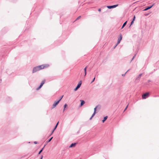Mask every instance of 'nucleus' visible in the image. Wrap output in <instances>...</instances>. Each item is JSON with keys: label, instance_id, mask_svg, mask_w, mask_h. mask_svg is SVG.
Segmentation results:
<instances>
[{"label": "nucleus", "instance_id": "1", "mask_svg": "<svg viewBox=\"0 0 159 159\" xmlns=\"http://www.w3.org/2000/svg\"><path fill=\"white\" fill-rule=\"evenodd\" d=\"M39 70L43 69L45 68H47L49 67V65L47 64L42 65L38 66Z\"/></svg>", "mask_w": 159, "mask_h": 159}, {"label": "nucleus", "instance_id": "2", "mask_svg": "<svg viewBox=\"0 0 159 159\" xmlns=\"http://www.w3.org/2000/svg\"><path fill=\"white\" fill-rule=\"evenodd\" d=\"M122 36L121 34H120L119 35V38L118 39L117 42L116 44V46H117L120 42V41L122 40Z\"/></svg>", "mask_w": 159, "mask_h": 159}, {"label": "nucleus", "instance_id": "3", "mask_svg": "<svg viewBox=\"0 0 159 159\" xmlns=\"http://www.w3.org/2000/svg\"><path fill=\"white\" fill-rule=\"evenodd\" d=\"M39 70L38 66H37L33 68V73H34L37 71Z\"/></svg>", "mask_w": 159, "mask_h": 159}, {"label": "nucleus", "instance_id": "4", "mask_svg": "<svg viewBox=\"0 0 159 159\" xmlns=\"http://www.w3.org/2000/svg\"><path fill=\"white\" fill-rule=\"evenodd\" d=\"M60 102V100H58L57 101H55L54 103L52 105V108H55L56 106Z\"/></svg>", "mask_w": 159, "mask_h": 159}, {"label": "nucleus", "instance_id": "5", "mask_svg": "<svg viewBox=\"0 0 159 159\" xmlns=\"http://www.w3.org/2000/svg\"><path fill=\"white\" fill-rule=\"evenodd\" d=\"M148 95L149 93H146L143 94L142 96L143 99H146L148 97Z\"/></svg>", "mask_w": 159, "mask_h": 159}, {"label": "nucleus", "instance_id": "6", "mask_svg": "<svg viewBox=\"0 0 159 159\" xmlns=\"http://www.w3.org/2000/svg\"><path fill=\"white\" fill-rule=\"evenodd\" d=\"M118 6V4L112 6H108L107 7L109 9H111L114 8Z\"/></svg>", "mask_w": 159, "mask_h": 159}, {"label": "nucleus", "instance_id": "7", "mask_svg": "<svg viewBox=\"0 0 159 159\" xmlns=\"http://www.w3.org/2000/svg\"><path fill=\"white\" fill-rule=\"evenodd\" d=\"M154 4H153L152 5L147 7H146V8L144 10V11H145L148 10L150 9L154 5Z\"/></svg>", "mask_w": 159, "mask_h": 159}, {"label": "nucleus", "instance_id": "8", "mask_svg": "<svg viewBox=\"0 0 159 159\" xmlns=\"http://www.w3.org/2000/svg\"><path fill=\"white\" fill-rule=\"evenodd\" d=\"M100 106L99 105H98L97 106L94 108V112H96V109L98 108V109L99 110L100 108Z\"/></svg>", "mask_w": 159, "mask_h": 159}, {"label": "nucleus", "instance_id": "9", "mask_svg": "<svg viewBox=\"0 0 159 159\" xmlns=\"http://www.w3.org/2000/svg\"><path fill=\"white\" fill-rule=\"evenodd\" d=\"M80 87V84H78L76 88L74 89V90L75 91H76Z\"/></svg>", "mask_w": 159, "mask_h": 159}, {"label": "nucleus", "instance_id": "10", "mask_svg": "<svg viewBox=\"0 0 159 159\" xmlns=\"http://www.w3.org/2000/svg\"><path fill=\"white\" fill-rule=\"evenodd\" d=\"M58 123H59V122H58L57 124H56V125L54 128V129H53V130L52 131V133H51V134H52L53 133V132L57 128V125H58Z\"/></svg>", "mask_w": 159, "mask_h": 159}, {"label": "nucleus", "instance_id": "11", "mask_svg": "<svg viewBox=\"0 0 159 159\" xmlns=\"http://www.w3.org/2000/svg\"><path fill=\"white\" fill-rule=\"evenodd\" d=\"M80 101L81 102L80 103V107L82 106L84 103H85V102L83 100H80Z\"/></svg>", "mask_w": 159, "mask_h": 159}, {"label": "nucleus", "instance_id": "12", "mask_svg": "<svg viewBox=\"0 0 159 159\" xmlns=\"http://www.w3.org/2000/svg\"><path fill=\"white\" fill-rule=\"evenodd\" d=\"M76 143H72L69 146V148H72V147H74L76 144Z\"/></svg>", "mask_w": 159, "mask_h": 159}, {"label": "nucleus", "instance_id": "13", "mask_svg": "<svg viewBox=\"0 0 159 159\" xmlns=\"http://www.w3.org/2000/svg\"><path fill=\"white\" fill-rule=\"evenodd\" d=\"M108 118V116H106L104 117L103 119L102 120V122L103 123Z\"/></svg>", "mask_w": 159, "mask_h": 159}, {"label": "nucleus", "instance_id": "14", "mask_svg": "<svg viewBox=\"0 0 159 159\" xmlns=\"http://www.w3.org/2000/svg\"><path fill=\"white\" fill-rule=\"evenodd\" d=\"M45 80H43L41 82L40 85L41 86H43V84L45 83Z\"/></svg>", "mask_w": 159, "mask_h": 159}, {"label": "nucleus", "instance_id": "15", "mask_svg": "<svg viewBox=\"0 0 159 159\" xmlns=\"http://www.w3.org/2000/svg\"><path fill=\"white\" fill-rule=\"evenodd\" d=\"M140 78L141 77L140 76H139V75H138L136 78V81H139L140 80Z\"/></svg>", "mask_w": 159, "mask_h": 159}, {"label": "nucleus", "instance_id": "16", "mask_svg": "<svg viewBox=\"0 0 159 159\" xmlns=\"http://www.w3.org/2000/svg\"><path fill=\"white\" fill-rule=\"evenodd\" d=\"M127 22V21H126L125 22H124L121 27V29H123L124 27L126 25Z\"/></svg>", "mask_w": 159, "mask_h": 159}, {"label": "nucleus", "instance_id": "17", "mask_svg": "<svg viewBox=\"0 0 159 159\" xmlns=\"http://www.w3.org/2000/svg\"><path fill=\"white\" fill-rule=\"evenodd\" d=\"M46 145H45L39 151L38 154H39L43 151V148L45 147Z\"/></svg>", "mask_w": 159, "mask_h": 159}, {"label": "nucleus", "instance_id": "18", "mask_svg": "<svg viewBox=\"0 0 159 159\" xmlns=\"http://www.w3.org/2000/svg\"><path fill=\"white\" fill-rule=\"evenodd\" d=\"M53 138V137H52L51 138H50L48 140H47V141H46V143H49V142H50L51 140Z\"/></svg>", "mask_w": 159, "mask_h": 159}, {"label": "nucleus", "instance_id": "19", "mask_svg": "<svg viewBox=\"0 0 159 159\" xmlns=\"http://www.w3.org/2000/svg\"><path fill=\"white\" fill-rule=\"evenodd\" d=\"M42 87V86L40 85V86H39V87H38V88H36V90H39Z\"/></svg>", "mask_w": 159, "mask_h": 159}, {"label": "nucleus", "instance_id": "20", "mask_svg": "<svg viewBox=\"0 0 159 159\" xmlns=\"http://www.w3.org/2000/svg\"><path fill=\"white\" fill-rule=\"evenodd\" d=\"M136 53L134 55L133 57L132 58V59L131 61H130V62H131V61L133 60V59H134V58L135 57L136 55Z\"/></svg>", "mask_w": 159, "mask_h": 159}, {"label": "nucleus", "instance_id": "21", "mask_svg": "<svg viewBox=\"0 0 159 159\" xmlns=\"http://www.w3.org/2000/svg\"><path fill=\"white\" fill-rule=\"evenodd\" d=\"M96 112H94L93 114H92V117H93L95 115V114H96Z\"/></svg>", "mask_w": 159, "mask_h": 159}, {"label": "nucleus", "instance_id": "22", "mask_svg": "<svg viewBox=\"0 0 159 159\" xmlns=\"http://www.w3.org/2000/svg\"><path fill=\"white\" fill-rule=\"evenodd\" d=\"M95 77H94V78L93 80H92V81H91V83H92L95 80Z\"/></svg>", "mask_w": 159, "mask_h": 159}, {"label": "nucleus", "instance_id": "23", "mask_svg": "<svg viewBox=\"0 0 159 159\" xmlns=\"http://www.w3.org/2000/svg\"><path fill=\"white\" fill-rule=\"evenodd\" d=\"M67 106V104H65L64 105V108H65Z\"/></svg>", "mask_w": 159, "mask_h": 159}, {"label": "nucleus", "instance_id": "24", "mask_svg": "<svg viewBox=\"0 0 159 159\" xmlns=\"http://www.w3.org/2000/svg\"><path fill=\"white\" fill-rule=\"evenodd\" d=\"M134 22V21L132 20L131 23L130 25H132L133 24Z\"/></svg>", "mask_w": 159, "mask_h": 159}, {"label": "nucleus", "instance_id": "25", "mask_svg": "<svg viewBox=\"0 0 159 159\" xmlns=\"http://www.w3.org/2000/svg\"><path fill=\"white\" fill-rule=\"evenodd\" d=\"M129 70H128V71H127L126 72V73H125L124 74H122V76H125V74L127 73V72Z\"/></svg>", "mask_w": 159, "mask_h": 159}, {"label": "nucleus", "instance_id": "26", "mask_svg": "<svg viewBox=\"0 0 159 159\" xmlns=\"http://www.w3.org/2000/svg\"><path fill=\"white\" fill-rule=\"evenodd\" d=\"M128 107V105H127V106H126V107H125V109H124V111H125L126 110V109H127V107Z\"/></svg>", "mask_w": 159, "mask_h": 159}, {"label": "nucleus", "instance_id": "27", "mask_svg": "<svg viewBox=\"0 0 159 159\" xmlns=\"http://www.w3.org/2000/svg\"><path fill=\"white\" fill-rule=\"evenodd\" d=\"M135 16H134L132 20L134 21L135 20Z\"/></svg>", "mask_w": 159, "mask_h": 159}, {"label": "nucleus", "instance_id": "28", "mask_svg": "<svg viewBox=\"0 0 159 159\" xmlns=\"http://www.w3.org/2000/svg\"><path fill=\"white\" fill-rule=\"evenodd\" d=\"M81 17V16H78L76 19V20H78Z\"/></svg>", "mask_w": 159, "mask_h": 159}, {"label": "nucleus", "instance_id": "29", "mask_svg": "<svg viewBox=\"0 0 159 159\" xmlns=\"http://www.w3.org/2000/svg\"><path fill=\"white\" fill-rule=\"evenodd\" d=\"M63 96L62 95L61 97V98L60 99H59L58 100H60V101L61 100V99H62V98L63 97Z\"/></svg>", "mask_w": 159, "mask_h": 159}, {"label": "nucleus", "instance_id": "30", "mask_svg": "<svg viewBox=\"0 0 159 159\" xmlns=\"http://www.w3.org/2000/svg\"><path fill=\"white\" fill-rule=\"evenodd\" d=\"M87 67H86L84 69V71H86Z\"/></svg>", "mask_w": 159, "mask_h": 159}, {"label": "nucleus", "instance_id": "31", "mask_svg": "<svg viewBox=\"0 0 159 159\" xmlns=\"http://www.w3.org/2000/svg\"><path fill=\"white\" fill-rule=\"evenodd\" d=\"M78 84H80V85H81V81H80V82H79V83H78Z\"/></svg>", "mask_w": 159, "mask_h": 159}, {"label": "nucleus", "instance_id": "32", "mask_svg": "<svg viewBox=\"0 0 159 159\" xmlns=\"http://www.w3.org/2000/svg\"><path fill=\"white\" fill-rule=\"evenodd\" d=\"M86 75V71H84V76H85Z\"/></svg>", "mask_w": 159, "mask_h": 159}, {"label": "nucleus", "instance_id": "33", "mask_svg": "<svg viewBox=\"0 0 159 159\" xmlns=\"http://www.w3.org/2000/svg\"><path fill=\"white\" fill-rule=\"evenodd\" d=\"M34 143L35 144H36L38 143V142L36 141H35L34 142Z\"/></svg>", "mask_w": 159, "mask_h": 159}, {"label": "nucleus", "instance_id": "34", "mask_svg": "<svg viewBox=\"0 0 159 159\" xmlns=\"http://www.w3.org/2000/svg\"><path fill=\"white\" fill-rule=\"evenodd\" d=\"M142 75V74H140L139 75V76H140V77H141V76Z\"/></svg>", "mask_w": 159, "mask_h": 159}, {"label": "nucleus", "instance_id": "35", "mask_svg": "<svg viewBox=\"0 0 159 159\" xmlns=\"http://www.w3.org/2000/svg\"><path fill=\"white\" fill-rule=\"evenodd\" d=\"M43 156H42L40 159H43Z\"/></svg>", "mask_w": 159, "mask_h": 159}, {"label": "nucleus", "instance_id": "36", "mask_svg": "<svg viewBox=\"0 0 159 159\" xmlns=\"http://www.w3.org/2000/svg\"><path fill=\"white\" fill-rule=\"evenodd\" d=\"M101 9L100 8H99L98 9V11H101Z\"/></svg>", "mask_w": 159, "mask_h": 159}, {"label": "nucleus", "instance_id": "37", "mask_svg": "<svg viewBox=\"0 0 159 159\" xmlns=\"http://www.w3.org/2000/svg\"><path fill=\"white\" fill-rule=\"evenodd\" d=\"M93 117H92V116H91V117L90 118V120H91L92 119V118H93Z\"/></svg>", "mask_w": 159, "mask_h": 159}, {"label": "nucleus", "instance_id": "38", "mask_svg": "<svg viewBox=\"0 0 159 159\" xmlns=\"http://www.w3.org/2000/svg\"><path fill=\"white\" fill-rule=\"evenodd\" d=\"M65 110V108H64L63 110V111L64 112Z\"/></svg>", "mask_w": 159, "mask_h": 159}, {"label": "nucleus", "instance_id": "39", "mask_svg": "<svg viewBox=\"0 0 159 159\" xmlns=\"http://www.w3.org/2000/svg\"><path fill=\"white\" fill-rule=\"evenodd\" d=\"M116 46H116H116H115L114 48H115L116 47Z\"/></svg>", "mask_w": 159, "mask_h": 159}, {"label": "nucleus", "instance_id": "40", "mask_svg": "<svg viewBox=\"0 0 159 159\" xmlns=\"http://www.w3.org/2000/svg\"><path fill=\"white\" fill-rule=\"evenodd\" d=\"M149 81V82H150V80H149V81Z\"/></svg>", "mask_w": 159, "mask_h": 159}]
</instances>
